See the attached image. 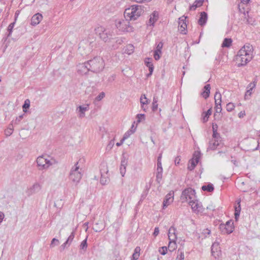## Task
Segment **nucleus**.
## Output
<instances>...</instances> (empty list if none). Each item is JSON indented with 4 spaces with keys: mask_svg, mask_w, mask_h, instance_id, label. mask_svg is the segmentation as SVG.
<instances>
[{
    "mask_svg": "<svg viewBox=\"0 0 260 260\" xmlns=\"http://www.w3.org/2000/svg\"><path fill=\"white\" fill-rule=\"evenodd\" d=\"M162 178V172H156V181L160 183Z\"/></svg>",
    "mask_w": 260,
    "mask_h": 260,
    "instance_id": "37998d69",
    "label": "nucleus"
},
{
    "mask_svg": "<svg viewBox=\"0 0 260 260\" xmlns=\"http://www.w3.org/2000/svg\"><path fill=\"white\" fill-rule=\"evenodd\" d=\"M162 54L161 51H157L155 50L154 51L153 56L156 60H158L160 58V55Z\"/></svg>",
    "mask_w": 260,
    "mask_h": 260,
    "instance_id": "58836bf2",
    "label": "nucleus"
},
{
    "mask_svg": "<svg viewBox=\"0 0 260 260\" xmlns=\"http://www.w3.org/2000/svg\"><path fill=\"white\" fill-rule=\"evenodd\" d=\"M59 240L57 239L53 238L50 243V247H53L59 244Z\"/></svg>",
    "mask_w": 260,
    "mask_h": 260,
    "instance_id": "de8ad7c7",
    "label": "nucleus"
},
{
    "mask_svg": "<svg viewBox=\"0 0 260 260\" xmlns=\"http://www.w3.org/2000/svg\"><path fill=\"white\" fill-rule=\"evenodd\" d=\"M70 246V245H69L68 243H67V242H65L60 247V251H63L66 248Z\"/></svg>",
    "mask_w": 260,
    "mask_h": 260,
    "instance_id": "13d9d810",
    "label": "nucleus"
},
{
    "mask_svg": "<svg viewBox=\"0 0 260 260\" xmlns=\"http://www.w3.org/2000/svg\"><path fill=\"white\" fill-rule=\"evenodd\" d=\"M159 232V228L158 227H155L154 229V232L153 233V235L154 237H156L158 235Z\"/></svg>",
    "mask_w": 260,
    "mask_h": 260,
    "instance_id": "69168bd1",
    "label": "nucleus"
},
{
    "mask_svg": "<svg viewBox=\"0 0 260 260\" xmlns=\"http://www.w3.org/2000/svg\"><path fill=\"white\" fill-rule=\"evenodd\" d=\"M127 165V160L124 156V154L122 155L121 160V164L120 168H124L126 169V166Z\"/></svg>",
    "mask_w": 260,
    "mask_h": 260,
    "instance_id": "f704fd0d",
    "label": "nucleus"
},
{
    "mask_svg": "<svg viewBox=\"0 0 260 260\" xmlns=\"http://www.w3.org/2000/svg\"><path fill=\"white\" fill-rule=\"evenodd\" d=\"M202 189L204 191H207L208 192H212L214 190V186L212 184H208L206 185H203L202 187Z\"/></svg>",
    "mask_w": 260,
    "mask_h": 260,
    "instance_id": "a878e982",
    "label": "nucleus"
},
{
    "mask_svg": "<svg viewBox=\"0 0 260 260\" xmlns=\"http://www.w3.org/2000/svg\"><path fill=\"white\" fill-rule=\"evenodd\" d=\"M208 18L207 13L205 12H202L200 14V17L198 20V23L201 26H204L207 22Z\"/></svg>",
    "mask_w": 260,
    "mask_h": 260,
    "instance_id": "6ab92c4d",
    "label": "nucleus"
},
{
    "mask_svg": "<svg viewBox=\"0 0 260 260\" xmlns=\"http://www.w3.org/2000/svg\"><path fill=\"white\" fill-rule=\"evenodd\" d=\"M176 231V229L173 226L170 227L168 231V237L169 240L176 241L177 239Z\"/></svg>",
    "mask_w": 260,
    "mask_h": 260,
    "instance_id": "a211bd4d",
    "label": "nucleus"
},
{
    "mask_svg": "<svg viewBox=\"0 0 260 260\" xmlns=\"http://www.w3.org/2000/svg\"><path fill=\"white\" fill-rule=\"evenodd\" d=\"M41 189V186L38 183H35L26 191L28 196L32 195L34 193L38 192Z\"/></svg>",
    "mask_w": 260,
    "mask_h": 260,
    "instance_id": "ddd939ff",
    "label": "nucleus"
},
{
    "mask_svg": "<svg viewBox=\"0 0 260 260\" xmlns=\"http://www.w3.org/2000/svg\"><path fill=\"white\" fill-rule=\"evenodd\" d=\"M43 19V16L41 14L38 13L34 15L31 19V25L36 26L40 23Z\"/></svg>",
    "mask_w": 260,
    "mask_h": 260,
    "instance_id": "2eb2a0df",
    "label": "nucleus"
},
{
    "mask_svg": "<svg viewBox=\"0 0 260 260\" xmlns=\"http://www.w3.org/2000/svg\"><path fill=\"white\" fill-rule=\"evenodd\" d=\"M109 179L108 176L106 175L101 174V177L100 179V182L102 184L105 185L109 181Z\"/></svg>",
    "mask_w": 260,
    "mask_h": 260,
    "instance_id": "72a5a7b5",
    "label": "nucleus"
},
{
    "mask_svg": "<svg viewBox=\"0 0 260 260\" xmlns=\"http://www.w3.org/2000/svg\"><path fill=\"white\" fill-rule=\"evenodd\" d=\"M87 237L86 239L82 241L80 245V250H83L84 252L86 251L87 248Z\"/></svg>",
    "mask_w": 260,
    "mask_h": 260,
    "instance_id": "7c9ffc66",
    "label": "nucleus"
},
{
    "mask_svg": "<svg viewBox=\"0 0 260 260\" xmlns=\"http://www.w3.org/2000/svg\"><path fill=\"white\" fill-rule=\"evenodd\" d=\"M256 81H254L250 83L247 87V91L245 94V99L247 100L248 98V96H250L252 90L255 87Z\"/></svg>",
    "mask_w": 260,
    "mask_h": 260,
    "instance_id": "dca6fc26",
    "label": "nucleus"
},
{
    "mask_svg": "<svg viewBox=\"0 0 260 260\" xmlns=\"http://www.w3.org/2000/svg\"><path fill=\"white\" fill-rule=\"evenodd\" d=\"M159 252L161 255H165L168 251V248L166 246H162L159 249Z\"/></svg>",
    "mask_w": 260,
    "mask_h": 260,
    "instance_id": "09e8293b",
    "label": "nucleus"
},
{
    "mask_svg": "<svg viewBox=\"0 0 260 260\" xmlns=\"http://www.w3.org/2000/svg\"><path fill=\"white\" fill-rule=\"evenodd\" d=\"M253 47L249 43H246L236 56L235 59L238 67L245 66L253 58Z\"/></svg>",
    "mask_w": 260,
    "mask_h": 260,
    "instance_id": "f257e3e1",
    "label": "nucleus"
},
{
    "mask_svg": "<svg viewBox=\"0 0 260 260\" xmlns=\"http://www.w3.org/2000/svg\"><path fill=\"white\" fill-rule=\"evenodd\" d=\"M90 72L98 73L102 72L105 68L104 61L100 56H96L87 61V64Z\"/></svg>",
    "mask_w": 260,
    "mask_h": 260,
    "instance_id": "7ed1b4c3",
    "label": "nucleus"
},
{
    "mask_svg": "<svg viewBox=\"0 0 260 260\" xmlns=\"http://www.w3.org/2000/svg\"><path fill=\"white\" fill-rule=\"evenodd\" d=\"M233 221L232 220L228 221L225 224H221L219 228L221 232L224 234H231L234 231Z\"/></svg>",
    "mask_w": 260,
    "mask_h": 260,
    "instance_id": "9d476101",
    "label": "nucleus"
},
{
    "mask_svg": "<svg viewBox=\"0 0 260 260\" xmlns=\"http://www.w3.org/2000/svg\"><path fill=\"white\" fill-rule=\"evenodd\" d=\"M78 164L79 162H77L72 168L69 176V179L76 184L79 182L82 176L81 169H79Z\"/></svg>",
    "mask_w": 260,
    "mask_h": 260,
    "instance_id": "423d86ee",
    "label": "nucleus"
},
{
    "mask_svg": "<svg viewBox=\"0 0 260 260\" xmlns=\"http://www.w3.org/2000/svg\"><path fill=\"white\" fill-rule=\"evenodd\" d=\"M123 42V40L121 38L116 37L113 38L112 37L111 43H115L116 44H112L111 45L112 49H116L118 48L119 45H120Z\"/></svg>",
    "mask_w": 260,
    "mask_h": 260,
    "instance_id": "412c9836",
    "label": "nucleus"
},
{
    "mask_svg": "<svg viewBox=\"0 0 260 260\" xmlns=\"http://www.w3.org/2000/svg\"><path fill=\"white\" fill-rule=\"evenodd\" d=\"M219 249V245L218 243H214L211 246V252L212 254Z\"/></svg>",
    "mask_w": 260,
    "mask_h": 260,
    "instance_id": "a19ab883",
    "label": "nucleus"
},
{
    "mask_svg": "<svg viewBox=\"0 0 260 260\" xmlns=\"http://www.w3.org/2000/svg\"><path fill=\"white\" fill-rule=\"evenodd\" d=\"M235 108V105L232 103H229L226 104V109L228 112L232 111Z\"/></svg>",
    "mask_w": 260,
    "mask_h": 260,
    "instance_id": "c03bdc74",
    "label": "nucleus"
},
{
    "mask_svg": "<svg viewBox=\"0 0 260 260\" xmlns=\"http://www.w3.org/2000/svg\"><path fill=\"white\" fill-rule=\"evenodd\" d=\"M143 7L140 5H133L125 10L124 16L126 19L135 20L144 12Z\"/></svg>",
    "mask_w": 260,
    "mask_h": 260,
    "instance_id": "f03ea898",
    "label": "nucleus"
},
{
    "mask_svg": "<svg viewBox=\"0 0 260 260\" xmlns=\"http://www.w3.org/2000/svg\"><path fill=\"white\" fill-rule=\"evenodd\" d=\"M36 162L37 166L40 170L47 169L52 165L51 160L45 157L44 155L39 156L36 160Z\"/></svg>",
    "mask_w": 260,
    "mask_h": 260,
    "instance_id": "0eeeda50",
    "label": "nucleus"
},
{
    "mask_svg": "<svg viewBox=\"0 0 260 260\" xmlns=\"http://www.w3.org/2000/svg\"><path fill=\"white\" fill-rule=\"evenodd\" d=\"M104 228V226L102 223H96L93 226V230L95 232H100L103 230Z\"/></svg>",
    "mask_w": 260,
    "mask_h": 260,
    "instance_id": "393cba45",
    "label": "nucleus"
},
{
    "mask_svg": "<svg viewBox=\"0 0 260 260\" xmlns=\"http://www.w3.org/2000/svg\"><path fill=\"white\" fill-rule=\"evenodd\" d=\"M163 169L162 167L161 162H159V163H157V172H162Z\"/></svg>",
    "mask_w": 260,
    "mask_h": 260,
    "instance_id": "052dcab7",
    "label": "nucleus"
},
{
    "mask_svg": "<svg viewBox=\"0 0 260 260\" xmlns=\"http://www.w3.org/2000/svg\"><path fill=\"white\" fill-rule=\"evenodd\" d=\"M240 202L239 201L238 203V207L236 206L235 207V218L236 220H238V219L239 217V215H240V211H241V207H240Z\"/></svg>",
    "mask_w": 260,
    "mask_h": 260,
    "instance_id": "bb28decb",
    "label": "nucleus"
},
{
    "mask_svg": "<svg viewBox=\"0 0 260 260\" xmlns=\"http://www.w3.org/2000/svg\"><path fill=\"white\" fill-rule=\"evenodd\" d=\"M78 109L80 113L79 117L80 118H83L85 116V112L89 109V105H86L85 106H80L78 107Z\"/></svg>",
    "mask_w": 260,
    "mask_h": 260,
    "instance_id": "4be33fe9",
    "label": "nucleus"
},
{
    "mask_svg": "<svg viewBox=\"0 0 260 260\" xmlns=\"http://www.w3.org/2000/svg\"><path fill=\"white\" fill-rule=\"evenodd\" d=\"M140 101L141 103V107H143V106L147 105L148 104V101L145 94L141 95Z\"/></svg>",
    "mask_w": 260,
    "mask_h": 260,
    "instance_id": "c756f323",
    "label": "nucleus"
},
{
    "mask_svg": "<svg viewBox=\"0 0 260 260\" xmlns=\"http://www.w3.org/2000/svg\"><path fill=\"white\" fill-rule=\"evenodd\" d=\"M134 46L133 45L128 44L126 46L125 52L130 55L134 52Z\"/></svg>",
    "mask_w": 260,
    "mask_h": 260,
    "instance_id": "473e14b6",
    "label": "nucleus"
},
{
    "mask_svg": "<svg viewBox=\"0 0 260 260\" xmlns=\"http://www.w3.org/2000/svg\"><path fill=\"white\" fill-rule=\"evenodd\" d=\"M105 96V93L104 92H101L95 98L96 100L98 101H101L103 99Z\"/></svg>",
    "mask_w": 260,
    "mask_h": 260,
    "instance_id": "864d4df0",
    "label": "nucleus"
},
{
    "mask_svg": "<svg viewBox=\"0 0 260 260\" xmlns=\"http://www.w3.org/2000/svg\"><path fill=\"white\" fill-rule=\"evenodd\" d=\"M174 200V193L169 192L168 193L163 202V208L165 209L171 203L173 202Z\"/></svg>",
    "mask_w": 260,
    "mask_h": 260,
    "instance_id": "4468645a",
    "label": "nucleus"
},
{
    "mask_svg": "<svg viewBox=\"0 0 260 260\" xmlns=\"http://www.w3.org/2000/svg\"><path fill=\"white\" fill-rule=\"evenodd\" d=\"M180 160L181 158L180 156H177V157H176L174 160L175 165L177 166L179 165Z\"/></svg>",
    "mask_w": 260,
    "mask_h": 260,
    "instance_id": "338daca9",
    "label": "nucleus"
},
{
    "mask_svg": "<svg viewBox=\"0 0 260 260\" xmlns=\"http://www.w3.org/2000/svg\"><path fill=\"white\" fill-rule=\"evenodd\" d=\"M211 231L208 229H204L202 231V234L205 237L210 234Z\"/></svg>",
    "mask_w": 260,
    "mask_h": 260,
    "instance_id": "5fc2aeb1",
    "label": "nucleus"
},
{
    "mask_svg": "<svg viewBox=\"0 0 260 260\" xmlns=\"http://www.w3.org/2000/svg\"><path fill=\"white\" fill-rule=\"evenodd\" d=\"M204 0H196L194 4L198 7L203 5Z\"/></svg>",
    "mask_w": 260,
    "mask_h": 260,
    "instance_id": "680f3d73",
    "label": "nucleus"
},
{
    "mask_svg": "<svg viewBox=\"0 0 260 260\" xmlns=\"http://www.w3.org/2000/svg\"><path fill=\"white\" fill-rule=\"evenodd\" d=\"M221 140L212 139L209 142L208 149L212 150H215L220 145Z\"/></svg>",
    "mask_w": 260,
    "mask_h": 260,
    "instance_id": "f3484780",
    "label": "nucleus"
},
{
    "mask_svg": "<svg viewBox=\"0 0 260 260\" xmlns=\"http://www.w3.org/2000/svg\"><path fill=\"white\" fill-rule=\"evenodd\" d=\"M145 115L144 114H138L137 115V122L140 123L142 120L145 119Z\"/></svg>",
    "mask_w": 260,
    "mask_h": 260,
    "instance_id": "3c124183",
    "label": "nucleus"
},
{
    "mask_svg": "<svg viewBox=\"0 0 260 260\" xmlns=\"http://www.w3.org/2000/svg\"><path fill=\"white\" fill-rule=\"evenodd\" d=\"M210 85L209 84H206L204 86V90L202 92V95L203 97L205 99H207L209 96L210 93Z\"/></svg>",
    "mask_w": 260,
    "mask_h": 260,
    "instance_id": "5701e85b",
    "label": "nucleus"
},
{
    "mask_svg": "<svg viewBox=\"0 0 260 260\" xmlns=\"http://www.w3.org/2000/svg\"><path fill=\"white\" fill-rule=\"evenodd\" d=\"M184 255L183 252L180 251V253L178 254L176 260H184Z\"/></svg>",
    "mask_w": 260,
    "mask_h": 260,
    "instance_id": "6e6d98bb",
    "label": "nucleus"
},
{
    "mask_svg": "<svg viewBox=\"0 0 260 260\" xmlns=\"http://www.w3.org/2000/svg\"><path fill=\"white\" fill-rule=\"evenodd\" d=\"M96 34L105 42H112L113 32L109 29L100 26L94 29Z\"/></svg>",
    "mask_w": 260,
    "mask_h": 260,
    "instance_id": "20e7f679",
    "label": "nucleus"
},
{
    "mask_svg": "<svg viewBox=\"0 0 260 260\" xmlns=\"http://www.w3.org/2000/svg\"><path fill=\"white\" fill-rule=\"evenodd\" d=\"M158 17V13L156 12H154L150 16V18L149 19L150 25H153V24L157 21Z\"/></svg>",
    "mask_w": 260,
    "mask_h": 260,
    "instance_id": "b1692460",
    "label": "nucleus"
},
{
    "mask_svg": "<svg viewBox=\"0 0 260 260\" xmlns=\"http://www.w3.org/2000/svg\"><path fill=\"white\" fill-rule=\"evenodd\" d=\"M75 237V233L74 232H72L70 235L69 236L68 238L66 240L67 243H68L69 245H70Z\"/></svg>",
    "mask_w": 260,
    "mask_h": 260,
    "instance_id": "ea45409f",
    "label": "nucleus"
},
{
    "mask_svg": "<svg viewBox=\"0 0 260 260\" xmlns=\"http://www.w3.org/2000/svg\"><path fill=\"white\" fill-rule=\"evenodd\" d=\"M189 205L191 206L192 211L196 213H202L204 211L202 203L198 200L194 199L188 201Z\"/></svg>",
    "mask_w": 260,
    "mask_h": 260,
    "instance_id": "1a4fd4ad",
    "label": "nucleus"
},
{
    "mask_svg": "<svg viewBox=\"0 0 260 260\" xmlns=\"http://www.w3.org/2000/svg\"><path fill=\"white\" fill-rule=\"evenodd\" d=\"M130 20L125 18V19H118L115 21V25L119 31L125 32H130L134 31V27L131 25Z\"/></svg>",
    "mask_w": 260,
    "mask_h": 260,
    "instance_id": "39448f33",
    "label": "nucleus"
},
{
    "mask_svg": "<svg viewBox=\"0 0 260 260\" xmlns=\"http://www.w3.org/2000/svg\"><path fill=\"white\" fill-rule=\"evenodd\" d=\"M201 157V153L200 151H195L193 155V157L191 159L192 160H194V162H196V163H198L199 161V160Z\"/></svg>",
    "mask_w": 260,
    "mask_h": 260,
    "instance_id": "c85d7f7f",
    "label": "nucleus"
},
{
    "mask_svg": "<svg viewBox=\"0 0 260 260\" xmlns=\"http://www.w3.org/2000/svg\"><path fill=\"white\" fill-rule=\"evenodd\" d=\"M176 241L170 240L168 249L170 251H173V250H174L176 249Z\"/></svg>",
    "mask_w": 260,
    "mask_h": 260,
    "instance_id": "2f4dec72",
    "label": "nucleus"
},
{
    "mask_svg": "<svg viewBox=\"0 0 260 260\" xmlns=\"http://www.w3.org/2000/svg\"><path fill=\"white\" fill-rule=\"evenodd\" d=\"M151 60L152 59L150 58H147L145 60V65L148 68L149 71V73L147 75L148 77L152 75L154 69L153 65L151 61Z\"/></svg>",
    "mask_w": 260,
    "mask_h": 260,
    "instance_id": "aec40b11",
    "label": "nucleus"
},
{
    "mask_svg": "<svg viewBox=\"0 0 260 260\" xmlns=\"http://www.w3.org/2000/svg\"><path fill=\"white\" fill-rule=\"evenodd\" d=\"M211 113H212V112H211V109H208L206 112V113H205V115L204 116V118H203V120H204V122H206V121H207L208 120L209 116L211 114Z\"/></svg>",
    "mask_w": 260,
    "mask_h": 260,
    "instance_id": "a18cd8bd",
    "label": "nucleus"
},
{
    "mask_svg": "<svg viewBox=\"0 0 260 260\" xmlns=\"http://www.w3.org/2000/svg\"><path fill=\"white\" fill-rule=\"evenodd\" d=\"M215 103H216L217 100L221 101V95L220 92L216 91L214 95Z\"/></svg>",
    "mask_w": 260,
    "mask_h": 260,
    "instance_id": "603ef678",
    "label": "nucleus"
},
{
    "mask_svg": "<svg viewBox=\"0 0 260 260\" xmlns=\"http://www.w3.org/2000/svg\"><path fill=\"white\" fill-rule=\"evenodd\" d=\"M220 134L217 132H213L212 139H217L218 140H221Z\"/></svg>",
    "mask_w": 260,
    "mask_h": 260,
    "instance_id": "8fccbe9b",
    "label": "nucleus"
},
{
    "mask_svg": "<svg viewBox=\"0 0 260 260\" xmlns=\"http://www.w3.org/2000/svg\"><path fill=\"white\" fill-rule=\"evenodd\" d=\"M23 114L20 115L19 116H18V117H17L16 118L14 123L17 124H19V122H20V121L23 118Z\"/></svg>",
    "mask_w": 260,
    "mask_h": 260,
    "instance_id": "bf43d9fd",
    "label": "nucleus"
},
{
    "mask_svg": "<svg viewBox=\"0 0 260 260\" xmlns=\"http://www.w3.org/2000/svg\"><path fill=\"white\" fill-rule=\"evenodd\" d=\"M232 43V40L231 39L229 38H225L222 43V47H229Z\"/></svg>",
    "mask_w": 260,
    "mask_h": 260,
    "instance_id": "cd10ccee",
    "label": "nucleus"
},
{
    "mask_svg": "<svg viewBox=\"0 0 260 260\" xmlns=\"http://www.w3.org/2000/svg\"><path fill=\"white\" fill-rule=\"evenodd\" d=\"M87 61L84 63H79L77 66V71L81 75H86L90 71L88 66H87Z\"/></svg>",
    "mask_w": 260,
    "mask_h": 260,
    "instance_id": "f8f14e48",
    "label": "nucleus"
},
{
    "mask_svg": "<svg viewBox=\"0 0 260 260\" xmlns=\"http://www.w3.org/2000/svg\"><path fill=\"white\" fill-rule=\"evenodd\" d=\"M135 131V128L134 129H129L127 131L124 135L123 138L124 139H127L132 134H133Z\"/></svg>",
    "mask_w": 260,
    "mask_h": 260,
    "instance_id": "79ce46f5",
    "label": "nucleus"
},
{
    "mask_svg": "<svg viewBox=\"0 0 260 260\" xmlns=\"http://www.w3.org/2000/svg\"><path fill=\"white\" fill-rule=\"evenodd\" d=\"M15 24V23L14 22L10 23L9 25V26L8 27V31H9L8 37H10L11 36Z\"/></svg>",
    "mask_w": 260,
    "mask_h": 260,
    "instance_id": "49530a36",
    "label": "nucleus"
},
{
    "mask_svg": "<svg viewBox=\"0 0 260 260\" xmlns=\"http://www.w3.org/2000/svg\"><path fill=\"white\" fill-rule=\"evenodd\" d=\"M254 22V20L252 18H248L247 19V23L249 24H253Z\"/></svg>",
    "mask_w": 260,
    "mask_h": 260,
    "instance_id": "774afa93",
    "label": "nucleus"
},
{
    "mask_svg": "<svg viewBox=\"0 0 260 260\" xmlns=\"http://www.w3.org/2000/svg\"><path fill=\"white\" fill-rule=\"evenodd\" d=\"M140 256V254L134 253L132 255L131 260H137Z\"/></svg>",
    "mask_w": 260,
    "mask_h": 260,
    "instance_id": "0e129e2a",
    "label": "nucleus"
},
{
    "mask_svg": "<svg viewBox=\"0 0 260 260\" xmlns=\"http://www.w3.org/2000/svg\"><path fill=\"white\" fill-rule=\"evenodd\" d=\"M215 109L216 113H220L222 110L221 106L215 105Z\"/></svg>",
    "mask_w": 260,
    "mask_h": 260,
    "instance_id": "e2e57ef3",
    "label": "nucleus"
},
{
    "mask_svg": "<svg viewBox=\"0 0 260 260\" xmlns=\"http://www.w3.org/2000/svg\"><path fill=\"white\" fill-rule=\"evenodd\" d=\"M186 19V17L182 16L179 18L178 20V30L180 31V33L183 35L186 34V29L187 25L185 22Z\"/></svg>",
    "mask_w": 260,
    "mask_h": 260,
    "instance_id": "9b49d317",
    "label": "nucleus"
},
{
    "mask_svg": "<svg viewBox=\"0 0 260 260\" xmlns=\"http://www.w3.org/2000/svg\"><path fill=\"white\" fill-rule=\"evenodd\" d=\"M195 191L190 188L185 189L182 192L181 199L183 202L193 200L194 197Z\"/></svg>",
    "mask_w": 260,
    "mask_h": 260,
    "instance_id": "6e6552de",
    "label": "nucleus"
},
{
    "mask_svg": "<svg viewBox=\"0 0 260 260\" xmlns=\"http://www.w3.org/2000/svg\"><path fill=\"white\" fill-rule=\"evenodd\" d=\"M197 164H198L197 163H196V162H194V160H192V159H191L189 161V164H188L187 169L190 171H192L194 169V168L196 167V166Z\"/></svg>",
    "mask_w": 260,
    "mask_h": 260,
    "instance_id": "e433bc0d",
    "label": "nucleus"
},
{
    "mask_svg": "<svg viewBox=\"0 0 260 260\" xmlns=\"http://www.w3.org/2000/svg\"><path fill=\"white\" fill-rule=\"evenodd\" d=\"M30 106V101L28 99L25 100L24 103L22 106L23 110L24 112H26V109Z\"/></svg>",
    "mask_w": 260,
    "mask_h": 260,
    "instance_id": "4c0bfd02",
    "label": "nucleus"
},
{
    "mask_svg": "<svg viewBox=\"0 0 260 260\" xmlns=\"http://www.w3.org/2000/svg\"><path fill=\"white\" fill-rule=\"evenodd\" d=\"M158 98L157 97L154 96L153 99V102H152V110L153 111H155L158 107Z\"/></svg>",
    "mask_w": 260,
    "mask_h": 260,
    "instance_id": "c9c22d12",
    "label": "nucleus"
},
{
    "mask_svg": "<svg viewBox=\"0 0 260 260\" xmlns=\"http://www.w3.org/2000/svg\"><path fill=\"white\" fill-rule=\"evenodd\" d=\"M163 43L162 42H160L157 44L155 50H157V51H161Z\"/></svg>",
    "mask_w": 260,
    "mask_h": 260,
    "instance_id": "4d7b16f0",
    "label": "nucleus"
}]
</instances>
